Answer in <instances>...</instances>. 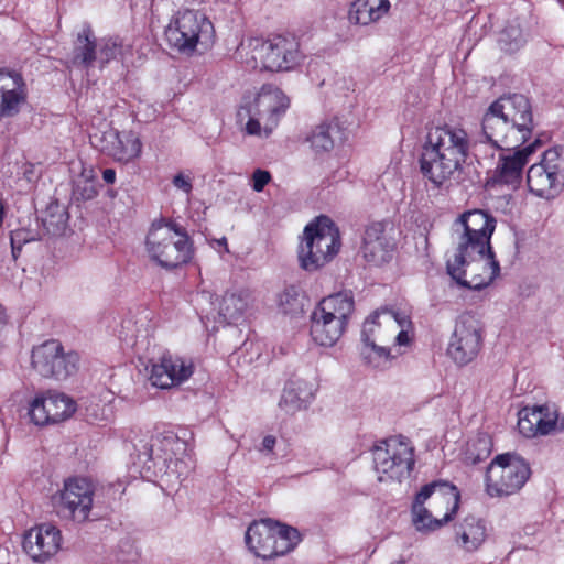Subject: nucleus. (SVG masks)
<instances>
[{
    "mask_svg": "<svg viewBox=\"0 0 564 564\" xmlns=\"http://www.w3.org/2000/svg\"><path fill=\"white\" fill-rule=\"evenodd\" d=\"M470 140L457 126L431 128L422 145L420 169L435 188H447L457 181L469 155Z\"/></svg>",
    "mask_w": 564,
    "mask_h": 564,
    "instance_id": "nucleus-1",
    "label": "nucleus"
},
{
    "mask_svg": "<svg viewBox=\"0 0 564 564\" xmlns=\"http://www.w3.org/2000/svg\"><path fill=\"white\" fill-rule=\"evenodd\" d=\"M533 128L532 106L521 94L500 97L482 118L484 137L497 148L520 147L531 138Z\"/></svg>",
    "mask_w": 564,
    "mask_h": 564,
    "instance_id": "nucleus-2",
    "label": "nucleus"
},
{
    "mask_svg": "<svg viewBox=\"0 0 564 564\" xmlns=\"http://www.w3.org/2000/svg\"><path fill=\"white\" fill-rule=\"evenodd\" d=\"M149 259L164 269H175L188 263L194 254L193 241L186 229L174 220L152 223L145 238Z\"/></svg>",
    "mask_w": 564,
    "mask_h": 564,
    "instance_id": "nucleus-3",
    "label": "nucleus"
},
{
    "mask_svg": "<svg viewBox=\"0 0 564 564\" xmlns=\"http://www.w3.org/2000/svg\"><path fill=\"white\" fill-rule=\"evenodd\" d=\"M252 68L270 72H289L297 67L304 56L297 39L290 34L273 35L268 40L253 37L239 51Z\"/></svg>",
    "mask_w": 564,
    "mask_h": 564,
    "instance_id": "nucleus-4",
    "label": "nucleus"
},
{
    "mask_svg": "<svg viewBox=\"0 0 564 564\" xmlns=\"http://www.w3.org/2000/svg\"><path fill=\"white\" fill-rule=\"evenodd\" d=\"M340 247L338 227L329 217L318 216L305 226L300 238V267L308 272L317 271L337 256Z\"/></svg>",
    "mask_w": 564,
    "mask_h": 564,
    "instance_id": "nucleus-5",
    "label": "nucleus"
},
{
    "mask_svg": "<svg viewBox=\"0 0 564 564\" xmlns=\"http://www.w3.org/2000/svg\"><path fill=\"white\" fill-rule=\"evenodd\" d=\"M170 47L184 55L208 50L215 41L212 21L202 12L192 9L177 11L165 28Z\"/></svg>",
    "mask_w": 564,
    "mask_h": 564,
    "instance_id": "nucleus-6",
    "label": "nucleus"
},
{
    "mask_svg": "<svg viewBox=\"0 0 564 564\" xmlns=\"http://www.w3.org/2000/svg\"><path fill=\"white\" fill-rule=\"evenodd\" d=\"M354 306V299L348 293L339 292L324 297L310 316L312 340L319 346H334L345 333Z\"/></svg>",
    "mask_w": 564,
    "mask_h": 564,
    "instance_id": "nucleus-7",
    "label": "nucleus"
},
{
    "mask_svg": "<svg viewBox=\"0 0 564 564\" xmlns=\"http://www.w3.org/2000/svg\"><path fill=\"white\" fill-rule=\"evenodd\" d=\"M446 270L458 285L481 290L499 275L500 265L491 248H477L476 252L455 249L446 261Z\"/></svg>",
    "mask_w": 564,
    "mask_h": 564,
    "instance_id": "nucleus-8",
    "label": "nucleus"
},
{
    "mask_svg": "<svg viewBox=\"0 0 564 564\" xmlns=\"http://www.w3.org/2000/svg\"><path fill=\"white\" fill-rule=\"evenodd\" d=\"M296 529L271 519L253 521L245 534L246 545L256 557L271 561L291 552L300 542Z\"/></svg>",
    "mask_w": 564,
    "mask_h": 564,
    "instance_id": "nucleus-9",
    "label": "nucleus"
},
{
    "mask_svg": "<svg viewBox=\"0 0 564 564\" xmlns=\"http://www.w3.org/2000/svg\"><path fill=\"white\" fill-rule=\"evenodd\" d=\"M375 470L380 482H401L409 478L414 466L410 442L392 436L379 442L372 452Z\"/></svg>",
    "mask_w": 564,
    "mask_h": 564,
    "instance_id": "nucleus-10",
    "label": "nucleus"
},
{
    "mask_svg": "<svg viewBox=\"0 0 564 564\" xmlns=\"http://www.w3.org/2000/svg\"><path fill=\"white\" fill-rule=\"evenodd\" d=\"M289 106L290 100L280 88L262 87L248 110L247 134L269 137Z\"/></svg>",
    "mask_w": 564,
    "mask_h": 564,
    "instance_id": "nucleus-11",
    "label": "nucleus"
},
{
    "mask_svg": "<svg viewBox=\"0 0 564 564\" xmlns=\"http://www.w3.org/2000/svg\"><path fill=\"white\" fill-rule=\"evenodd\" d=\"M531 475L529 464L516 454L498 455L488 466L486 490L491 497L518 492Z\"/></svg>",
    "mask_w": 564,
    "mask_h": 564,
    "instance_id": "nucleus-12",
    "label": "nucleus"
},
{
    "mask_svg": "<svg viewBox=\"0 0 564 564\" xmlns=\"http://www.w3.org/2000/svg\"><path fill=\"white\" fill-rule=\"evenodd\" d=\"M95 487L86 478L74 477L64 481V486L52 497L56 514L64 520L85 523L90 519L94 506Z\"/></svg>",
    "mask_w": 564,
    "mask_h": 564,
    "instance_id": "nucleus-13",
    "label": "nucleus"
},
{
    "mask_svg": "<svg viewBox=\"0 0 564 564\" xmlns=\"http://www.w3.org/2000/svg\"><path fill=\"white\" fill-rule=\"evenodd\" d=\"M79 357L74 351H65L57 340H47L33 348L32 369L41 377L65 380L78 369Z\"/></svg>",
    "mask_w": 564,
    "mask_h": 564,
    "instance_id": "nucleus-14",
    "label": "nucleus"
},
{
    "mask_svg": "<svg viewBox=\"0 0 564 564\" xmlns=\"http://www.w3.org/2000/svg\"><path fill=\"white\" fill-rule=\"evenodd\" d=\"M496 228V219L485 210L473 209L463 213L453 225L455 249L491 248L490 239Z\"/></svg>",
    "mask_w": 564,
    "mask_h": 564,
    "instance_id": "nucleus-15",
    "label": "nucleus"
},
{
    "mask_svg": "<svg viewBox=\"0 0 564 564\" xmlns=\"http://www.w3.org/2000/svg\"><path fill=\"white\" fill-rule=\"evenodd\" d=\"M529 191L538 197L551 199L564 187V158L557 149H549L542 160L527 173Z\"/></svg>",
    "mask_w": 564,
    "mask_h": 564,
    "instance_id": "nucleus-16",
    "label": "nucleus"
},
{
    "mask_svg": "<svg viewBox=\"0 0 564 564\" xmlns=\"http://www.w3.org/2000/svg\"><path fill=\"white\" fill-rule=\"evenodd\" d=\"M484 340L481 323L471 314H463L456 321L447 346V356L458 367L467 366L479 355Z\"/></svg>",
    "mask_w": 564,
    "mask_h": 564,
    "instance_id": "nucleus-17",
    "label": "nucleus"
},
{
    "mask_svg": "<svg viewBox=\"0 0 564 564\" xmlns=\"http://www.w3.org/2000/svg\"><path fill=\"white\" fill-rule=\"evenodd\" d=\"M76 411L75 401L61 392L47 391L35 395L29 406V416L35 425L44 426L68 420Z\"/></svg>",
    "mask_w": 564,
    "mask_h": 564,
    "instance_id": "nucleus-18",
    "label": "nucleus"
},
{
    "mask_svg": "<svg viewBox=\"0 0 564 564\" xmlns=\"http://www.w3.org/2000/svg\"><path fill=\"white\" fill-rule=\"evenodd\" d=\"M518 430L527 438L558 434L564 431V417L547 404L525 406L518 412Z\"/></svg>",
    "mask_w": 564,
    "mask_h": 564,
    "instance_id": "nucleus-19",
    "label": "nucleus"
},
{
    "mask_svg": "<svg viewBox=\"0 0 564 564\" xmlns=\"http://www.w3.org/2000/svg\"><path fill=\"white\" fill-rule=\"evenodd\" d=\"M392 232V226L386 221H375L366 227L361 254L369 264L380 267L393 259L397 243Z\"/></svg>",
    "mask_w": 564,
    "mask_h": 564,
    "instance_id": "nucleus-20",
    "label": "nucleus"
},
{
    "mask_svg": "<svg viewBox=\"0 0 564 564\" xmlns=\"http://www.w3.org/2000/svg\"><path fill=\"white\" fill-rule=\"evenodd\" d=\"M194 373L191 358L165 352L151 367L150 381L160 389H170L187 381Z\"/></svg>",
    "mask_w": 564,
    "mask_h": 564,
    "instance_id": "nucleus-21",
    "label": "nucleus"
},
{
    "mask_svg": "<svg viewBox=\"0 0 564 564\" xmlns=\"http://www.w3.org/2000/svg\"><path fill=\"white\" fill-rule=\"evenodd\" d=\"M62 541V533L57 527L42 523L24 534L23 550L34 562L45 563L58 553Z\"/></svg>",
    "mask_w": 564,
    "mask_h": 564,
    "instance_id": "nucleus-22",
    "label": "nucleus"
},
{
    "mask_svg": "<svg viewBox=\"0 0 564 564\" xmlns=\"http://www.w3.org/2000/svg\"><path fill=\"white\" fill-rule=\"evenodd\" d=\"M184 442L173 432L156 434L151 438L149 457L154 465L159 466L160 471L176 474L180 477L184 474L181 469L184 463L175 456L184 451Z\"/></svg>",
    "mask_w": 564,
    "mask_h": 564,
    "instance_id": "nucleus-23",
    "label": "nucleus"
},
{
    "mask_svg": "<svg viewBox=\"0 0 564 564\" xmlns=\"http://www.w3.org/2000/svg\"><path fill=\"white\" fill-rule=\"evenodd\" d=\"M422 488H430L429 499H432V511L440 517L442 525L451 522L459 509L460 494L457 487L444 480H436Z\"/></svg>",
    "mask_w": 564,
    "mask_h": 564,
    "instance_id": "nucleus-24",
    "label": "nucleus"
},
{
    "mask_svg": "<svg viewBox=\"0 0 564 564\" xmlns=\"http://www.w3.org/2000/svg\"><path fill=\"white\" fill-rule=\"evenodd\" d=\"M539 145L540 140L535 139L534 142L516 151L513 154L502 156L497 164L492 181L517 187L521 181L523 166Z\"/></svg>",
    "mask_w": 564,
    "mask_h": 564,
    "instance_id": "nucleus-25",
    "label": "nucleus"
},
{
    "mask_svg": "<svg viewBox=\"0 0 564 564\" xmlns=\"http://www.w3.org/2000/svg\"><path fill=\"white\" fill-rule=\"evenodd\" d=\"M26 98L20 74L0 69V117H13Z\"/></svg>",
    "mask_w": 564,
    "mask_h": 564,
    "instance_id": "nucleus-26",
    "label": "nucleus"
},
{
    "mask_svg": "<svg viewBox=\"0 0 564 564\" xmlns=\"http://www.w3.org/2000/svg\"><path fill=\"white\" fill-rule=\"evenodd\" d=\"M107 145L102 147L108 155L120 163H130L142 153V142L133 131L111 130L105 133Z\"/></svg>",
    "mask_w": 564,
    "mask_h": 564,
    "instance_id": "nucleus-27",
    "label": "nucleus"
},
{
    "mask_svg": "<svg viewBox=\"0 0 564 564\" xmlns=\"http://www.w3.org/2000/svg\"><path fill=\"white\" fill-rule=\"evenodd\" d=\"M487 539L484 521L474 516L466 517L455 527V541L466 552L477 551Z\"/></svg>",
    "mask_w": 564,
    "mask_h": 564,
    "instance_id": "nucleus-28",
    "label": "nucleus"
},
{
    "mask_svg": "<svg viewBox=\"0 0 564 564\" xmlns=\"http://www.w3.org/2000/svg\"><path fill=\"white\" fill-rule=\"evenodd\" d=\"M364 323L376 324L375 341L387 343L392 339L398 329V325H406L409 315L390 310H380L371 314Z\"/></svg>",
    "mask_w": 564,
    "mask_h": 564,
    "instance_id": "nucleus-29",
    "label": "nucleus"
},
{
    "mask_svg": "<svg viewBox=\"0 0 564 564\" xmlns=\"http://www.w3.org/2000/svg\"><path fill=\"white\" fill-rule=\"evenodd\" d=\"M390 10L389 0H355L349 9V21L369 25L381 20Z\"/></svg>",
    "mask_w": 564,
    "mask_h": 564,
    "instance_id": "nucleus-30",
    "label": "nucleus"
},
{
    "mask_svg": "<svg viewBox=\"0 0 564 564\" xmlns=\"http://www.w3.org/2000/svg\"><path fill=\"white\" fill-rule=\"evenodd\" d=\"M251 303V295L248 291L226 292L218 306V315L224 324H231L242 317Z\"/></svg>",
    "mask_w": 564,
    "mask_h": 564,
    "instance_id": "nucleus-31",
    "label": "nucleus"
},
{
    "mask_svg": "<svg viewBox=\"0 0 564 564\" xmlns=\"http://www.w3.org/2000/svg\"><path fill=\"white\" fill-rule=\"evenodd\" d=\"M313 392L303 380H290L283 389L279 406L286 413H295L306 406L312 400Z\"/></svg>",
    "mask_w": 564,
    "mask_h": 564,
    "instance_id": "nucleus-32",
    "label": "nucleus"
},
{
    "mask_svg": "<svg viewBox=\"0 0 564 564\" xmlns=\"http://www.w3.org/2000/svg\"><path fill=\"white\" fill-rule=\"evenodd\" d=\"M429 490L430 488H421L412 503V523L420 532H433L443 527L440 517L433 516V511L424 507L429 499Z\"/></svg>",
    "mask_w": 564,
    "mask_h": 564,
    "instance_id": "nucleus-33",
    "label": "nucleus"
},
{
    "mask_svg": "<svg viewBox=\"0 0 564 564\" xmlns=\"http://www.w3.org/2000/svg\"><path fill=\"white\" fill-rule=\"evenodd\" d=\"M375 328L376 324L373 323H364L362 325V355L373 367H380L384 362L389 361L393 356L391 355V350L384 346L386 343L373 340L372 336L375 335Z\"/></svg>",
    "mask_w": 564,
    "mask_h": 564,
    "instance_id": "nucleus-34",
    "label": "nucleus"
},
{
    "mask_svg": "<svg viewBox=\"0 0 564 564\" xmlns=\"http://www.w3.org/2000/svg\"><path fill=\"white\" fill-rule=\"evenodd\" d=\"M339 134V126L337 122L325 121L317 124L306 138L311 149L315 153H324L333 150L335 138Z\"/></svg>",
    "mask_w": 564,
    "mask_h": 564,
    "instance_id": "nucleus-35",
    "label": "nucleus"
},
{
    "mask_svg": "<svg viewBox=\"0 0 564 564\" xmlns=\"http://www.w3.org/2000/svg\"><path fill=\"white\" fill-rule=\"evenodd\" d=\"M73 195L82 200H90L98 195V183L93 167L82 166L73 182Z\"/></svg>",
    "mask_w": 564,
    "mask_h": 564,
    "instance_id": "nucleus-36",
    "label": "nucleus"
},
{
    "mask_svg": "<svg viewBox=\"0 0 564 564\" xmlns=\"http://www.w3.org/2000/svg\"><path fill=\"white\" fill-rule=\"evenodd\" d=\"M131 54V45L123 43L119 37H110L104 40L99 45L98 59L101 65L109 63L112 59L128 58Z\"/></svg>",
    "mask_w": 564,
    "mask_h": 564,
    "instance_id": "nucleus-37",
    "label": "nucleus"
},
{
    "mask_svg": "<svg viewBox=\"0 0 564 564\" xmlns=\"http://www.w3.org/2000/svg\"><path fill=\"white\" fill-rule=\"evenodd\" d=\"M68 223V213L65 207L59 204H51L46 209L43 218V225L48 234L53 236L62 235Z\"/></svg>",
    "mask_w": 564,
    "mask_h": 564,
    "instance_id": "nucleus-38",
    "label": "nucleus"
},
{
    "mask_svg": "<svg viewBox=\"0 0 564 564\" xmlns=\"http://www.w3.org/2000/svg\"><path fill=\"white\" fill-rule=\"evenodd\" d=\"M97 56L96 44L93 39L91 31L89 29H84L77 36L75 59L79 61L85 66H89Z\"/></svg>",
    "mask_w": 564,
    "mask_h": 564,
    "instance_id": "nucleus-39",
    "label": "nucleus"
},
{
    "mask_svg": "<svg viewBox=\"0 0 564 564\" xmlns=\"http://www.w3.org/2000/svg\"><path fill=\"white\" fill-rule=\"evenodd\" d=\"M33 240V237L30 231L25 229H17L11 232L10 242L12 248V254L14 258L18 257V253L21 251L22 247Z\"/></svg>",
    "mask_w": 564,
    "mask_h": 564,
    "instance_id": "nucleus-40",
    "label": "nucleus"
},
{
    "mask_svg": "<svg viewBox=\"0 0 564 564\" xmlns=\"http://www.w3.org/2000/svg\"><path fill=\"white\" fill-rule=\"evenodd\" d=\"M412 327L411 319L409 318V323L406 325H398V329L393 335L394 346L398 347H406L412 341V335L410 329Z\"/></svg>",
    "mask_w": 564,
    "mask_h": 564,
    "instance_id": "nucleus-41",
    "label": "nucleus"
},
{
    "mask_svg": "<svg viewBox=\"0 0 564 564\" xmlns=\"http://www.w3.org/2000/svg\"><path fill=\"white\" fill-rule=\"evenodd\" d=\"M251 182L252 189L260 193L271 182V174L269 171L257 169L252 173Z\"/></svg>",
    "mask_w": 564,
    "mask_h": 564,
    "instance_id": "nucleus-42",
    "label": "nucleus"
},
{
    "mask_svg": "<svg viewBox=\"0 0 564 564\" xmlns=\"http://www.w3.org/2000/svg\"><path fill=\"white\" fill-rule=\"evenodd\" d=\"M172 184L175 188L182 191L185 194H191L193 189V182L188 174L180 172L175 174L172 178Z\"/></svg>",
    "mask_w": 564,
    "mask_h": 564,
    "instance_id": "nucleus-43",
    "label": "nucleus"
},
{
    "mask_svg": "<svg viewBox=\"0 0 564 564\" xmlns=\"http://www.w3.org/2000/svg\"><path fill=\"white\" fill-rule=\"evenodd\" d=\"M297 291L295 288L291 286L284 290V292L280 295V304L282 306L290 305L292 306L294 302L297 301Z\"/></svg>",
    "mask_w": 564,
    "mask_h": 564,
    "instance_id": "nucleus-44",
    "label": "nucleus"
},
{
    "mask_svg": "<svg viewBox=\"0 0 564 564\" xmlns=\"http://www.w3.org/2000/svg\"><path fill=\"white\" fill-rule=\"evenodd\" d=\"M275 443H276V438L274 436L267 435L262 441V447H263V449L271 452V451H273Z\"/></svg>",
    "mask_w": 564,
    "mask_h": 564,
    "instance_id": "nucleus-45",
    "label": "nucleus"
},
{
    "mask_svg": "<svg viewBox=\"0 0 564 564\" xmlns=\"http://www.w3.org/2000/svg\"><path fill=\"white\" fill-rule=\"evenodd\" d=\"M102 178L107 184H113L116 181V171L113 169H106L102 172Z\"/></svg>",
    "mask_w": 564,
    "mask_h": 564,
    "instance_id": "nucleus-46",
    "label": "nucleus"
},
{
    "mask_svg": "<svg viewBox=\"0 0 564 564\" xmlns=\"http://www.w3.org/2000/svg\"><path fill=\"white\" fill-rule=\"evenodd\" d=\"M7 316L3 306L0 304V327L6 325Z\"/></svg>",
    "mask_w": 564,
    "mask_h": 564,
    "instance_id": "nucleus-47",
    "label": "nucleus"
},
{
    "mask_svg": "<svg viewBox=\"0 0 564 564\" xmlns=\"http://www.w3.org/2000/svg\"><path fill=\"white\" fill-rule=\"evenodd\" d=\"M219 245H223L225 248H226V251H228V248H227V240L226 238H223L218 241Z\"/></svg>",
    "mask_w": 564,
    "mask_h": 564,
    "instance_id": "nucleus-48",
    "label": "nucleus"
}]
</instances>
